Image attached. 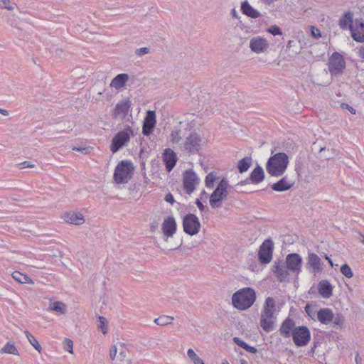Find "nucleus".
Returning a JSON list of instances; mask_svg holds the SVG:
<instances>
[{"mask_svg":"<svg viewBox=\"0 0 364 364\" xmlns=\"http://www.w3.org/2000/svg\"><path fill=\"white\" fill-rule=\"evenodd\" d=\"M255 290L250 287H244L232 294V304L237 309L244 311L250 308L255 303Z\"/></svg>","mask_w":364,"mask_h":364,"instance_id":"obj_1","label":"nucleus"},{"mask_svg":"<svg viewBox=\"0 0 364 364\" xmlns=\"http://www.w3.org/2000/svg\"><path fill=\"white\" fill-rule=\"evenodd\" d=\"M288 164V156L285 153L279 152L268 159L266 169L270 176L279 177L285 172Z\"/></svg>","mask_w":364,"mask_h":364,"instance_id":"obj_2","label":"nucleus"},{"mask_svg":"<svg viewBox=\"0 0 364 364\" xmlns=\"http://www.w3.org/2000/svg\"><path fill=\"white\" fill-rule=\"evenodd\" d=\"M134 171L133 164L129 161H122L114 170V179L118 184L127 183Z\"/></svg>","mask_w":364,"mask_h":364,"instance_id":"obj_3","label":"nucleus"},{"mask_svg":"<svg viewBox=\"0 0 364 364\" xmlns=\"http://www.w3.org/2000/svg\"><path fill=\"white\" fill-rule=\"evenodd\" d=\"M228 181L223 178L210 196V205L213 208L220 207L221 202L226 199L228 195Z\"/></svg>","mask_w":364,"mask_h":364,"instance_id":"obj_4","label":"nucleus"},{"mask_svg":"<svg viewBox=\"0 0 364 364\" xmlns=\"http://www.w3.org/2000/svg\"><path fill=\"white\" fill-rule=\"evenodd\" d=\"M132 134L133 130L129 126L124 130L117 132L112 139L110 145L112 152L116 153L125 146L129 141Z\"/></svg>","mask_w":364,"mask_h":364,"instance_id":"obj_5","label":"nucleus"},{"mask_svg":"<svg viewBox=\"0 0 364 364\" xmlns=\"http://www.w3.org/2000/svg\"><path fill=\"white\" fill-rule=\"evenodd\" d=\"M291 336L295 345L299 347L306 346L311 338L309 328L304 326L294 328Z\"/></svg>","mask_w":364,"mask_h":364,"instance_id":"obj_6","label":"nucleus"},{"mask_svg":"<svg viewBox=\"0 0 364 364\" xmlns=\"http://www.w3.org/2000/svg\"><path fill=\"white\" fill-rule=\"evenodd\" d=\"M183 230L190 235H196L200 228V223L198 217L192 213L186 215L183 220Z\"/></svg>","mask_w":364,"mask_h":364,"instance_id":"obj_7","label":"nucleus"},{"mask_svg":"<svg viewBox=\"0 0 364 364\" xmlns=\"http://www.w3.org/2000/svg\"><path fill=\"white\" fill-rule=\"evenodd\" d=\"M346 62L343 57L338 53H333L329 58L328 70L331 75L341 74L345 69Z\"/></svg>","mask_w":364,"mask_h":364,"instance_id":"obj_8","label":"nucleus"},{"mask_svg":"<svg viewBox=\"0 0 364 364\" xmlns=\"http://www.w3.org/2000/svg\"><path fill=\"white\" fill-rule=\"evenodd\" d=\"M127 350L121 343L118 345H114L109 350V357L112 360H115L116 364H123L127 363L130 364L131 361L127 359Z\"/></svg>","mask_w":364,"mask_h":364,"instance_id":"obj_9","label":"nucleus"},{"mask_svg":"<svg viewBox=\"0 0 364 364\" xmlns=\"http://www.w3.org/2000/svg\"><path fill=\"white\" fill-rule=\"evenodd\" d=\"M274 243L269 240H265L260 245L258 252V259L262 264H269L273 255Z\"/></svg>","mask_w":364,"mask_h":364,"instance_id":"obj_10","label":"nucleus"},{"mask_svg":"<svg viewBox=\"0 0 364 364\" xmlns=\"http://www.w3.org/2000/svg\"><path fill=\"white\" fill-rule=\"evenodd\" d=\"M303 263L302 257L297 253H291L286 257V265L287 269L296 274L301 272Z\"/></svg>","mask_w":364,"mask_h":364,"instance_id":"obj_11","label":"nucleus"},{"mask_svg":"<svg viewBox=\"0 0 364 364\" xmlns=\"http://www.w3.org/2000/svg\"><path fill=\"white\" fill-rule=\"evenodd\" d=\"M202 139L196 133L191 134L186 137L184 142V149L189 154H195L201 148Z\"/></svg>","mask_w":364,"mask_h":364,"instance_id":"obj_12","label":"nucleus"},{"mask_svg":"<svg viewBox=\"0 0 364 364\" xmlns=\"http://www.w3.org/2000/svg\"><path fill=\"white\" fill-rule=\"evenodd\" d=\"M183 183L186 193L190 195L196 189V186L199 183V179L192 170H188L183 173Z\"/></svg>","mask_w":364,"mask_h":364,"instance_id":"obj_13","label":"nucleus"},{"mask_svg":"<svg viewBox=\"0 0 364 364\" xmlns=\"http://www.w3.org/2000/svg\"><path fill=\"white\" fill-rule=\"evenodd\" d=\"M306 260L307 268L314 275L323 271V264L320 257L316 253H309Z\"/></svg>","mask_w":364,"mask_h":364,"instance_id":"obj_14","label":"nucleus"},{"mask_svg":"<svg viewBox=\"0 0 364 364\" xmlns=\"http://www.w3.org/2000/svg\"><path fill=\"white\" fill-rule=\"evenodd\" d=\"M132 106L131 100L127 98L119 102L114 109L113 115L115 118L124 119L129 113Z\"/></svg>","mask_w":364,"mask_h":364,"instance_id":"obj_15","label":"nucleus"},{"mask_svg":"<svg viewBox=\"0 0 364 364\" xmlns=\"http://www.w3.org/2000/svg\"><path fill=\"white\" fill-rule=\"evenodd\" d=\"M268 47V41L267 39L261 36L254 37L250 41V48L251 50L256 53H260L266 51Z\"/></svg>","mask_w":364,"mask_h":364,"instance_id":"obj_16","label":"nucleus"},{"mask_svg":"<svg viewBox=\"0 0 364 364\" xmlns=\"http://www.w3.org/2000/svg\"><path fill=\"white\" fill-rule=\"evenodd\" d=\"M161 230L164 237L166 238L173 237L176 232V223L174 218L168 217L165 218L161 225Z\"/></svg>","mask_w":364,"mask_h":364,"instance_id":"obj_17","label":"nucleus"},{"mask_svg":"<svg viewBox=\"0 0 364 364\" xmlns=\"http://www.w3.org/2000/svg\"><path fill=\"white\" fill-rule=\"evenodd\" d=\"M272 271L275 274L277 280L280 282L286 281L289 276V270L280 261L274 262L272 266Z\"/></svg>","mask_w":364,"mask_h":364,"instance_id":"obj_18","label":"nucleus"},{"mask_svg":"<svg viewBox=\"0 0 364 364\" xmlns=\"http://www.w3.org/2000/svg\"><path fill=\"white\" fill-rule=\"evenodd\" d=\"M351 29V36L354 41L364 43V21L363 19H355V26Z\"/></svg>","mask_w":364,"mask_h":364,"instance_id":"obj_19","label":"nucleus"},{"mask_svg":"<svg viewBox=\"0 0 364 364\" xmlns=\"http://www.w3.org/2000/svg\"><path fill=\"white\" fill-rule=\"evenodd\" d=\"M264 178V172L263 168L260 166L255 167L251 172L250 177L245 181H241L238 185H244L249 183L250 181L254 184H258L261 183Z\"/></svg>","mask_w":364,"mask_h":364,"instance_id":"obj_20","label":"nucleus"},{"mask_svg":"<svg viewBox=\"0 0 364 364\" xmlns=\"http://www.w3.org/2000/svg\"><path fill=\"white\" fill-rule=\"evenodd\" d=\"M156 124V114L154 111L149 110L146 113V117L144 119L143 127H142V133L145 136H149L154 127Z\"/></svg>","mask_w":364,"mask_h":364,"instance_id":"obj_21","label":"nucleus"},{"mask_svg":"<svg viewBox=\"0 0 364 364\" xmlns=\"http://www.w3.org/2000/svg\"><path fill=\"white\" fill-rule=\"evenodd\" d=\"M294 184V181L287 176H284L277 183L272 185V190L278 192L285 191L290 189Z\"/></svg>","mask_w":364,"mask_h":364,"instance_id":"obj_22","label":"nucleus"},{"mask_svg":"<svg viewBox=\"0 0 364 364\" xmlns=\"http://www.w3.org/2000/svg\"><path fill=\"white\" fill-rule=\"evenodd\" d=\"M163 161L168 171H171L175 166L177 157L176 153L171 149H166L163 154Z\"/></svg>","mask_w":364,"mask_h":364,"instance_id":"obj_23","label":"nucleus"},{"mask_svg":"<svg viewBox=\"0 0 364 364\" xmlns=\"http://www.w3.org/2000/svg\"><path fill=\"white\" fill-rule=\"evenodd\" d=\"M316 318L321 323L328 325L333 319V312L328 308H322L317 311Z\"/></svg>","mask_w":364,"mask_h":364,"instance_id":"obj_24","label":"nucleus"},{"mask_svg":"<svg viewBox=\"0 0 364 364\" xmlns=\"http://www.w3.org/2000/svg\"><path fill=\"white\" fill-rule=\"evenodd\" d=\"M338 25L343 30L349 29L351 31V29H353L355 26L353 14L351 11L345 12L343 16L340 18Z\"/></svg>","mask_w":364,"mask_h":364,"instance_id":"obj_25","label":"nucleus"},{"mask_svg":"<svg viewBox=\"0 0 364 364\" xmlns=\"http://www.w3.org/2000/svg\"><path fill=\"white\" fill-rule=\"evenodd\" d=\"M318 291L323 298L328 299L332 296L333 287L328 280H321L318 284Z\"/></svg>","mask_w":364,"mask_h":364,"instance_id":"obj_26","label":"nucleus"},{"mask_svg":"<svg viewBox=\"0 0 364 364\" xmlns=\"http://www.w3.org/2000/svg\"><path fill=\"white\" fill-rule=\"evenodd\" d=\"M295 327V323L290 318H286L282 323L279 332L285 338H289Z\"/></svg>","mask_w":364,"mask_h":364,"instance_id":"obj_27","label":"nucleus"},{"mask_svg":"<svg viewBox=\"0 0 364 364\" xmlns=\"http://www.w3.org/2000/svg\"><path fill=\"white\" fill-rule=\"evenodd\" d=\"M64 220L68 223L73 225H82L85 223L83 215L80 213L71 212L64 215Z\"/></svg>","mask_w":364,"mask_h":364,"instance_id":"obj_28","label":"nucleus"},{"mask_svg":"<svg viewBox=\"0 0 364 364\" xmlns=\"http://www.w3.org/2000/svg\"><path fill=\"white\" fill-rule=\"evenodd\" d=\"M129 75L126 73H121L114 77L110 83V87L119 90L129 80Z\"/></svg>","mask_w":364,"mask_h":364,"instance_id":"obj_29","label":"nucleus"},{"mask_svg":"<svg viewBox=\"0 0 364 364\" xmlns=\"http://www.w3.org/2000/svg\"><path fill=\"white\" fill-rule=\"evenodd\" d=\"M275 311V301L273 298L267 297L263 307L262 315L273 317Z\"/></svg>","mask_w":364,"mask_h":364,"instance_id":"obj_30","label":"nucleus"},{"mask_svg":"<svg viewBox=\"0 0 364 364\" xmlns=\"http://www.w3.org/2000/svg\"><path fill=\"white\" fill-rule=\"evenodd\" d=\"M241 10L248 17L257 18L260 16V13L255 9L247 1L242 3Z\"/></svg>","mask_w":364,"mask_h":364,"instance_id":"obj_31","label":"nucleus"},{"mask_svg":"<svg viewBox=\"0 0 364 364\" xmlns=\"http://www.w3.org/2000/svg\"><path fill=\"white\" fill-rule=\"evenodd\" d=\"M260 326L266 332H269L274 329V321L273 317H268L261 315Z\"/></svg>","mask_w":364,"mask_h":364,"instance_id":"obj_32","label":"nucleus"},{"mask_svg":"<svg viewBox=\"0 0 364 364\" xmlns=\"http://www.w3.org/2000/svg\"><path fill=\"white\" fill-rule=\"evenodd\" d=\"M252 164L251 157H245L237 162V168L240 173H242L246 172Z\"/></svg>","mask_w":364,"mask_h":364,"instance_id":"obj_33","label":"nucleus"},{"mask_svg":"<svg viewBox=\"0 0 364 364\" xmlns=\"http://www.w3.org/2000/svg\"><path fill=\"white\" fill-rule=\"evenodd\" d=\"M12 277L17 282L21 284H33V281L27 275L22 274L18 271H15L12 273Z\"/></svg>","mask_w":364,"mask_h":364,"instance_id":"obj_34","label":"nucleus"},{"mask_svg":"<svg viewBox=\"0 0 364 364\" xmlns=\"http://www.w3.org/2000/svg\"><path fill=\"white\" fill-rule=\"evenodd\" d=\"M49 310L65 314L67 312V306L61 301H55L50 304Z\"/></svg>","mask_w":364,"mask_h":364,"instance_id":"obj_35","label":"nucleus"},{"mask_svg":"<svg viewBox=\"0 0 364 364\" xmlns=\"http://www.w3.org/2000/svg\"><path fill=\"white\" fill-rule=\"evenodd\" d=\"M233 341L237 346L242 348L249 353H255L257 352V350L255 347L249 346L246 342L241 340L238 337H235Z\"/></svg>","mask_w":364,"mask_h":364,"instance_id":"obj_36","label":"nucleus"},{"mask_svg":"<svg viewBox=\"0 0 364 364\" xmlns=\"http://www.w3.org/2000/svg\"><path fill=\"white\" fill-rule=\"evenodd\" d=\"M24 333L26 336L30 344L40 353L42 350V348L37 339L28 331H25Z\"/></svg>","mask_w":364,"mask_h":364,"instance_id":"obj_37","label":"nucleus"},{"mask_svg":"<svg viewBox=\"0 0 364 364\" xmlns=\"http://www.w3.org/2000/svg\"><path fill=\"white\" fill-rule=\"evenodd\" d=\"M187 355L194 364H205L203 360L195 353L193 349L190 348L187 350Z\"/></svg>","mask_w":364,"mask_h":364,"instance_id":"obj_38","label":"nucleus"},{"mask_svg":"<svg viewBox=\"0 0 364 364\" xmlns=\"http://www.w3.org/2000/svg\"><path fill=\"white\" fill-rule=\"evenodd\" d=\"M173 320V317L163 315L154 320V322L159 326H166L170 324Z\"/></svg>","mask_w":364,"mask_h":364,"instance_id":"obj_39","label":"nucleus"},{"mask_svg":"<svg viewBox=\"0 0 364 364\" xmlns=\"http://www.w3.org/2000/svg\"><path fill=\"white\" fill-rule=\"evenodd\" d=\"M3 353H9L13 355H18L17 348L14 344L7 343L1 350Z\"/></svg>","mask_w":364,"mask_h":364,"instance_id":"obj_40","label":"nucleus"},{"mask_svg":"<svg viewBox=\"0 0 364 364\" xmlns=\"http://www.w3.org/2000/svg\"><path fill=\"white\" fill-rule=\"evenodd\" d=\"M16 7V4L10 0H0V9L13 11Z\"/></svg>","mask_w":364,"mask_h":364,"instance_id":"obj_41","label":"nucleus"},{"mask_svg":"<svg viewBox=\"0 0 364 364\" xmlns=\"http://www.w3.org/2000/svg\"><path fill=\"white\" fill-rule=\"evenodd\" d=\"M181 130L180 129H176L173 130L170 134V141L173 144H178L181 140Z\"/></svg>","mask_w":364,"mask_h":364,"instance_id":"obj_42","label":"nucleus"},{"mask_svg":"<svg viewBox=\"0 0 364 364\" xmlns=\"http://www.w3.org/2000/svg\"><path fill=\"white\" fill-rule=\"evenodd\" d=\"M99 324H98V328L100 330L103 334H106L107 333V319L106 318L103 316H99L98 317Z\"/></svg>","mask_w":364,"mask_h":364,"instance_id":"obj_43","label":"nucleus"},{"mask_svg":"<svg viewBox=\"0 0 364 364\" xmlns=\"http://www.w3.org/2000/svg\"><path fill=\"white\" fill-rule=\"evenodd\" d=\"M341 272L347 278H351L353 276L351 268L347 264H344L341 267Z\"/></svg>","mask_w":364,"mask_h":364,"instance_id":"obj_44","label":"nucleus"},{"mask_svg":"<svg viewBox=\"0 0 364 364\" xmlns=\"http://www.w3.org/2000/svg\"><path fill=\"white\" fill-rule=\"evenodd\" d=\"M215 175L211 172L206 176L205 186L207 188H213L215 181Z\"/></svg>","mask_w":364,"mask_h":364,"instance_id":"obj_45","label":"nucleus"},{"mask_svg":"<svg viewBox=\"0 0 364 364\" xmlns=\"http://www.w3.org/2000/svg\"><path fill=\"white\" fill-rule=\"evenodd\" d=\"M63 344H64V350L73 354V341L70 338H66L64 340Z\"/></svg>","mask_w":364,"mask_h":364,"instance_id":"obj_46","label":"nucleus"},{"mask_svg":"<svg viewBox=\"0 0 364 364\" xmlns=\"http://www.w3.org/2000/svg\"><path fill=\"white\" fill-rule=\"evenodd\" d=\"M267 31L269 32V33L272 34L273 36L282 34V31L281 28L276 25L272 26L269 28H268L267 29Z\"/></svg>","mask_w":364,"mask_h":364,"instance_id":"obj_47","label":"nucleus"},{"mask_svg":"<svg viewBox=\"0 0 364 364\" xmlns=\"http://www.w3.org/2000/svg\"><path fill=\"white\" fill-rule=\"evenodd\" d=\"M344 321H345V319L343 318V316L341 315H336V316L333 315V319L332 321L333 323L335 325V326H341L342 325H343L344 323Z\"/></svg>","mask_w":364,"mask_h":364,"instance_id":"obj_48","label":"nucleus"},{"mask_svg":"<svg viewBox=\"0 0 364 364\" xmlns=\"http://www.w3.org/2000/svg\"><path fill=\"white\" fill-rule=\"evenodd\" d=\"M150 52V49L146 47L140 48L139 49H136L135 51V53L138 56H141L145 54H148Z\"/></svg>","mask_w":364,"mask_h":364,"instance_id":"obj_49","label":"nucleus"},{"mask_svg":"<svg viewBox=\"0 0 364 364\" xmlns=\"http://www.w3.org/2000/svg\"><path fill=\"white\" fill-rule=\"evenodd\" d=\"M311 33L316 39H318L321 36L320 30L314 26H311Z\"/></svg>","mask_w":364,"mask_h":364,"instance_id":"obj_50","label":"nucleus"},{"mask_svg":"<svg viewBox=\"0 0 364 364\" xmlns=\"http://www.w3.org/2000/svg\"><path fill=\"white\" fill-rule=\"evenodd\" d=\"M73 150L79 151L83 154H87L90 151V147H73Z\"/></svg>","mask_w":364,"mask_h":364,"instance_id":"obj_51","label":"nucleus"},{"mask_svg":"<svg viewBox=\"0 0 364 364\" xmlns=\"http://www.w3.org/2000/svg\"><path fill=\"white\" fill-rule=\"evenodd\" d=\"M341 107L342 109H348L353 114H355L356 113L355 109L347 103H341Z\"/></svg>","mask_w":364,"mask_h":364,"instance_id":"obj_52","label":"nucleus"},{"mask_svg":"<svg viewBox=\"0 0 364 364\" xmlns=\"http://www.w3.org/2000/svg\"><path fill=\"white\" fill-rule=\"evenodd\" d=\"M305 311L311 318L314 319L315 312H313V310L309 304H307L305 306Z\"/></svg>","mask_w":364,"mask_h":364,"instance_id":"obj_53","label":"nucleus"},{"mask_svg":"<svg viewBox=\"0 0 364 364\" xmlns=\"http://www.w3.org/2000/svg\"><path fill=\"white\" fill-rule=\"evenodd\" d=\"M20 168L23 169L25 168H33L35 165L33 164H31L30 161H23L19 164Z\"/></svg>","mask_w":364,"mask_h":364,"instance_id":"obj_54","label":"nucleus"},{"mask_svg":"<svg viewBox=\"0 0 364 364\" xmlns=\"http://www.w3.org/2000/svg\"><path fill=\"white\" fill-rule=\"evenodd\" d=\"M165 200H166V201H167L171 204L174 202L173 196L171 193H168L166 196Z\"/></svg>","mask_w":364,"mask_h":364,"instance_id":"obj_55","label":"nucleus"},{"mask_svg":"<svg viewBox=\"0 0 364 364\" xmlns=\"http://www.w3.org/2000/svg\"><path fill=\"white\" fill-rule=\"evenodd\" d=\"M196 204L197 205L198 208H199V210L200 211H203L204 210L205 206L203 205V204L200 202V200L199 199L196 200Z\"/></svg>","mask_w":364,"mask_h":364,"instance_id":"obj_56","label":"nucleus"},{"mask_svg":"<svg viewBox=\"0 0 364 364\" xmlns=\"http://www.w3.org/2000/svg\"><path fill=\"white\" fill-rule=\"evenodd\" d=\"M358 55L361 58L364 59V46L359 49Z\"/></svg>","mask_w":364,"mask_h":364,"instance_id":"obj_57","label":"nucleus"},{"mask_svg":"<svg viewBox=\"0 0 364 364\" xmlns=\"http://www.w3.org/2000/svg\"><path fill=\"white\" fill-rule=\"evenodd\" d=\"M0 113L2 114L4 116H8L9 115V112L7 110L3 109H1V108H0Z\"/></svg>","mask_w":364,"mask_h":364,"instance_id":"obj_58","label":"nucleus"},{"mask_svg":"<svg viewBox=\"0 0 364 364\" xmlns=\"http://www.w3.org/2000/svg\"><path fill=\"white\" fill-rule=\"evenodd\" d=\"M329 262V264H330L331 267H333V263L332 260H331V259H329V262Z\"/></svg>","mask_w":364,"mask_h":364,"instance_id":"obj_59","label":"nucleus"},{"mask_svg":"<svg viewBox=\"0 0 364 364\" xmlns=\"http://www.w3.org/2000/svg\"><path fill=\"white\" fill-rule=\"evenodd\" d=\"M221 364H229L228 362L226 360H224L222 361Z\"/></svg>","mask_w":364,"mask_h":364,"instance_id":"obj_60","label":"nucleus"},{"mask_svg":"<svg viewBox=\"0 0 364 364\" xmlns=\"http://www.w3.org/2000/svg\"><path fill=\"white\" fill-rule=\"evenodd\" d=\"M205 195H206V193H205V191H203L201 193V197H200V198H202L203 196H205Z\"/></svg>","mask_w":364,"mask_h":364,"instance_id":"obj_61","label":"nucleus"},{"mask_svg":"<svg viewBox=\"0 0 364 364\" xmlns=\"http://www.w3.org/2000/svg\"><path fill=\"white\" fill-rule=\"evenodd\" d=\"M361 236H362L361 242L364 243V235H361Z\"/></svg>","mask_w":364,"mask_h":364,"instance_id":"obj_62","label":"nucleus"},{"mask_svg":"<svg viewBox=\"0 0 364 364\" xmlns=\"http://www.w3.org/2000/svg\"><path fill=\"white\" fill-rule=\"evenodd\" d=\"M325 258L329 262V259H331V258H329L327 255L325 256Z\"/></svg>","mask_w":364,"mask_h":364,"instance_id":"obj_63","label":"nucleus"},{"mask_svg":"<svg viewBox=\"0 0 364 364\" xmlns=\"http://www.w3.org/2000/svg\"><path fill=\"white\" fill-rule=\"evenodd\" d=\"M358 356L357 355L356 358H355V360H356L357 363H358V361H359V359H358Z\"/></svg>","mask_w":364,"mask_h":364,"instance_id":"obj_64","label":"nucleus"}]
</instances>
